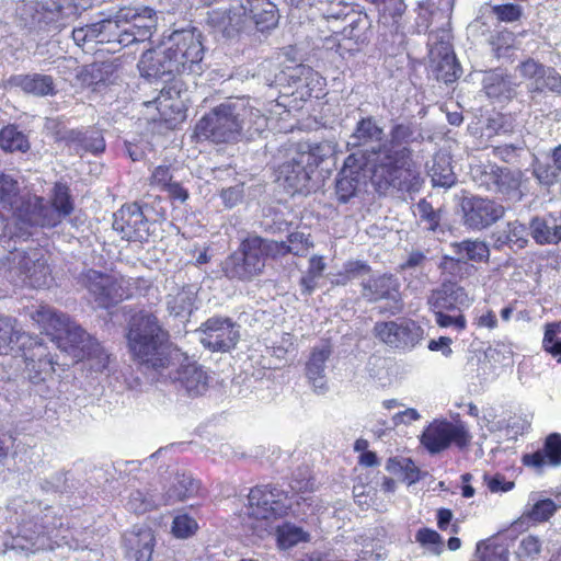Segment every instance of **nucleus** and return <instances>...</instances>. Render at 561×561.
Wrapping results in <instances>:
<instances>
[{"mask_svg":"<svg viewBox=\"0 0 561 561\" xmlns=\"http://www.w3.org/2000/svg\"><path fill=\"white\" fill-rule=\"evenodd\" d=\"M383 128L373 116L362 117L354 128L352 139L354 146L364 147L379 142L363 154L362 169L369 173V179L376 192L386 195L391 188L400 192H417L423 183L420 172L413 161V150L410 148L414 140V130L410 124L392 125L389 138L382 141Z\"/></svg>","mask_w":561,"mask_h":561,"instance_id":"1","label":"nucleus"},{"mask_svg":"<svg viewBox=\"0 0 561 561\" xmlns=\"http://www.w3.org/2000/svg\"><path fill=\"white\" fill-rule=\"evenodd\" d=\"M126 337L131 356L139 365L162 374L174 359L183 356L173 380L192 398L203 396L208 390L207 371L172 345L169 332L161 327L154 314L141 313L135 317Z\"/></svg>","mask_w":561,"mask_h":561,"instance_id":"2","label":"nucleus"},{"mask_svg":"<svg viewBox=\"0 0 561 561\" xmlns=\"http://www.w3.org/2000/svg\"><path fill=\"white\" fill-rule=\"evenodd\" d=\"M37 327L61 352L76 363H87L89 369L103 373L107 369L111 355L93 335L67 313L47 306L37 309Z\"/></svg>","mask_w":561,"mask_h":561,"instance_id":"3","label":"nucleus"},{"mask_svg":"<svg viewBox=\"0 0 561 561\" xmlns=\"http://www.w3.org/2000/svg\"><path fill=\"white\" fill-rule=\"evenodd\" d=\"M79 282L96 306L105 310L136 296L146 295L151 288V282L144 276L127 277L118 272L95 268L84 270Z\"/></svg>","mask_w":561,"mask_h":561,"instance_id":"4","label":"nucleus"},{"mask_svg":"<svg viewBox=\"0 0 561 561\" xmlns=\"http://www.w3.org/2000/svg\"><path fill=\"white\" fill-rule=\"evenodd\" d=\"M261 117L252 107L220 103L204 114L194 127V138L216 145L237 144L242 139L248 116Z\"/></svg>","mask_w":561,"mask_h":561,"instance_id":"5","label":"nucleus"},{"mask_svg":"<svg viewBox=\"0 0 561 561\" xmlns=\"http://www.w3.org/2000/svg\"><path fill=\"white\" fill-rule=\"evenodd\" d=\"M277 249H285L276 244V240L265 239L261 236H248L242 239L238 249L230 253L221 264V271L229 280L248 283L261 276L268 259L276 260Z\"/></svg>","mask_w":561,"mask_h":561,"instance_id":"6","label":"nucleus"},{"mask_svg":"<svg viewBox=\"0 0 561 561\" xmlns=\"http://www.w3.org/2000/svg\"><path fill=\"white\" fill-rule=\"evenodd\" d=\"M330 141H300L295 156L279 168V178L291 194L308 193L312 176L319 167L332 154Z\"/></svg>","mask_w":561,"mask_h":561,"instance_id":"7","label":"nucleus"},{"mask_svg":"<svg viewBox=\"0 0 561 561\" xmlns=\"http://www.w3.org/2000/svg\"><path fill=\"white\" fill-rule=\"evenodd\" d=\"M468 302L466 289L456 282L444 280L439 287L431 290L427 305L439 328H454L461 332L467 328V319L460 306Z\"/></svg>","mask_w":561,"mask_h":561,"instance_id":"8","label":"nucleus"},{"mask_svg":"<svg viewBox=\"0 0 561 561\" xmlns=\"http://www.w3.org/2000/svg\"><path fill=\"white\" fill-rule=\"evenodd\" d=\"M167 50L179 76L202 73L205 47L202 34L195 28L174 31L169 38Z\"/></svg>","mask_w":561,"mask_h":561,"instance_id":"9","label":"nucleus"},{"mask_svg":"<svg viewBox=\"0 0 561 561\" xmlns=\"http://www.w3.org/2000/svg\"><path fill=\"white\" fill-rule=\"evenodd\" d=\"M248 502L249 516L266 523L285 518L293 511L289 492L273 484L253 486L249 492Z\"/></svg>","mask_w":561,"mask_h":561,"instance_id":"10","label":"nucleus"},{"mask_svg":"<svg viewBox=\"0 0 561 561\" xmlns=\"http://www.w3.org/2000/svg\"><path fill=\"white\" fill-rule=\"evenodd\" d=\"M471 435L461 424H454L447 420H434L423 430L420 436L421 445L431 454L436 455L451 445L459 449L467 448Z\"/></svg>","mask_w":561,"mask_h":561,"instance_id":"11","label":"nucleus"},{"mask_svg":"<svg viewBox=\"0 0 561 561\" xmlns=\"http://www.w3.org/2000/svg\"><path fill=\"white\" fill-rule=\"evenodd\" d=\"M362 297L370 304L387 301L388 307L381 309L380 312H389L392 316L403 310V301L400 291V282L391 273H383L370 276L362 282Z\"/></svg>","mask_w":561,"mask_h":561,"instance_id":"12","label":"nucleus"},{"mask_svg":"<svg viewBox=\"0 0 561 561\" xmlns=\"http://www.w3.org/2000/svg\"><path fill=\"white\" fill-rule=\"evenodd\" d=\"M201 343L211 352H229L240 340L239 325L229 317L215 316L199 328Z\"/></svg>","mask_w":561,"mask_h":561,"instance_id":"13","label":"nucleus"},{"mask_svg":"<svg viewBox=\"0 0 561 561\" xmlns=\"http://www.w3.org/2000/svg\"><path fill=\"white\" fill-rule=\"evenodd\" d=\"M148 220L139 203H126L114 215L113 228L122 238L134 242H148L151 232Z\"/></svg>","mask_w":561,"mask_h":561,"instance_id":"14","label":"nucleus"},{"mask_svg":"<svg viewBox=\"0 0 561 561\" xmlns=\"http://www.w3.org/2000/svg\"><path fill=\"white\" fill-rule=\"evenodd\" d=\"M461 207L463 222L472 230L485 229L500 220L505 214V208L501 204L479 196L465 198Z\"/></svg>","mask_w":561,"mask_h":561,"instance_id":"15","label":"nucleus"},{"mask_svg":"<svg viewBox=\"0 0 561 561\" xmlns=\"http://www.w3.org/2000/svg\"><path fill=\"white\" fill-rule=\"evenodd\" d=\"M374 335L393 348H411L420 340L421 328L412 320L378 321L374 325Z\"/></svg>","mask_w":561,"mask_h":561,"instance_id":"16","label":"nucleus"},{"mask_svg":"<svg viewBox=\"0 0 561 561\" xmlns=\"http://www.w3.org/2000/svg\"><path fill=\"white\" fill-rule=\"evenodd\" d=\"M184 88L182 80H172L161 89L153 101L161 122L176 125L186 118V106L182 100Z\"/></svg>","mask_w":561,"mask_h":561,"instance_id":"17","label":"nucleus"},{"mask_svg":"<svg viewBox=\"0 0 561 561\" xmlns=\"http://www.w3.org/2000/svg\"><path fill=\"white\" fill-rule=\"evenodd\" d=\"M44 198L37 196V226L54 228L61 222V219L72 214L75 205L67 184L56 182L50 196V204L56 215L46 217L42 213Z\"/></svg>","mask_w":561,"mask_h":561,"instance_id":"18","label":"nucleus"},{"mask_svg":"<svg viewBox=\"0 0 561 561\" xmlns=\"http://www.w3.org/2000/svg\"><path fill=\"white\" fill-rule=\"evenodd\" d=\"M168 55L167 48L145 51L138 64L141 76L148 79H162L165 83L178 80L179 73L175 72L174 65Z\"/></svg>","mask_w":561,"mask_h":561,"instance_id":"19","label":"nucleus"},{"mask_svg":"<svg viewBox=\"0 0 561 561\" xmlns=\"http://www.w3.org/2000/svg\"><path fill=\"white\" fill-rule=\"evenodd\" d=\"M242 14L259 32L273 30L279 21V12L271 0H241Z\"/></svg>","mask_w":561,"mask_h":561,"instance_id":"20","label":"nucleus"},{"mask_svg":"<svg viewBox=\"0 0 561 561\" xmlns=\"http://www.w3.org/2000/svg\"><path fill=\"white\" fill-rule=\"evenodd\" d=\"M523 466L541 470L545 466L557 468L561 466V434L551 433L546 436L542 448L527 453L520 459Z\"/></svg>","mask_w":561,"mask_h":561,"instance_id":"21","label":"nucleus"},{"mask_svg":"<svg viewBox=\"0 0 561 561\" xmlns=\"http://www.w3.org/2000/svg\"><path fill=\"white\" fill-rule=\"evenodd\" d=\"M208 25L225 37H234L247 27L241 4L238 8L213 9L207 13Z\"/></svg>","mask_w":561,"mask_h":561,"instance_id":"22","label":"nucleus"},{"mask_svg":"<svg viewBox=\"0 0 561 561\" xmlns=\"http://www.w3.org/2000/svg\"><path fill=\"white\" fill-rule=\"evenodd\" d=\"M118 19L123 20L125 25L135 30L140 41H149L157 27V16L153 9L142 8H121Z\"/></svg>","mask_w":561,"mask_h":561,"instance_id":"23","label":"nucleus"},{"mask_svg":"<svg viewBox=\"0 0 561 561\" xmlns=\"http://www.w3.org/2000/svg\"><path fill=\"white\" fill-rule=\"evenodd\" d=\"M61 140L78 154L85 152L99 154L105 150V140L98 130L89 134L88 131L71 129L62 136Z\"/></svg>","mask_w":561,"mask_h":561,"instance_id":"24","label":"nucleus"},{"mask_svg":"<svg viewBox=\"0 0 561 561\" xmlns=\"http://www.w3.org/2000/svg\"><path fill=\"white\" fill-rule=\"evenodd\" d=\"M527 227L518 220L508 221L505 228L492 234L493 248L497 251L504 247L524 249L528 244Z\"/></svg>","mask_w":561,"mask_h":561,"instance_id":"25","label":"nucleus"},{"mask_svg":"<svg viewBox=\"0 0 561 561\" xmlns=\"http://www.w3.org/2000/svg\"><path fill=\"white\" fill-rule=\"evenodd\" d=\"M92 7V0H46L43 9L50 13V20H76Z\"/></svg>","mask_w":561,"mask_h":561,"instance_id":"26","label":"nucleus"},{"mask_svg":"<svg viewBox=\"0 0 561 561\" xmlns=\"http://www.w3.org/2000/svg\"><path fill=\"white\" fill-rule=\"evenodd\" d=\"M69 528L64 526L61 517L44 520L42 530L37 531V550H53L61 543H68Z\"/></svg>","mask_w":561,"mask_h":561,"instance_id":"27","label":"nucleus"},{"mask_svg":"<svg viewBox=\"0 0 561 561\" xmlns=\"http://www.w3.org/2000/svg\"><path fill=\"white\" fill-rule=\"evenodd\" d=\"M454 253L465 261L473 263L490 262V248L488 243L480 239H465L450 244Z\"/></svg>","mask_w":561,"mask_h":561,"instance_id":"28","label":"nucleus"},{"mask_svg":"<svg viewBox=\"0 0 561 561\" xmlns=\"http://www.w3.org/2000/svg\"><path fill=\"white\" fill-rule=\"evenodd\" d=\"M530 236L539 245L558 244L561 242V225L554 220L536 216L529 221Z\"/></svg>","mask_w":561,"mask_h":561,"instance_id":"29","label":"nucleus"},{"mask_svg":"<svg viewBox=\"0 0 561 561\" xmlns=\"http://www.w3.org/2000/svg\"><path fill=\"white\" fill-rule=\"evenodd\" d=\"M199 490V482L184 473L176 474L164 492V505L182 502L193 497Z\"/></svg>","mask_w":561,"mask_h":561,"instance_id":"30","label":"nucleus"},{"mask_svg":"<svg viewBox=\"0 0 561 561\" xmlns=\"http://www.w3.org/2000/svg\"><path fill=\"white\" fill-rule=\"evenodd\" d=\"M428 174L432 179L433 186L449 188L456 181V174L453 170L451 158L446 153H435L433 164Z\"/></svg>","mask_w":561,"mask_h":561,"instance_id":"31","label":"nucleus"},{"mask_svg":"<svg viewBox=\"0 0 561 561\" xmlns=\"http://www.w3.org/2000/svg\"><path fill=\"white\" fill-rule=\"evenodd\" d=\"M496 180L492 192L501 194L506 198L520 195L522 172L497 165Z\"/></svg>","mask_w":561,"mask_h":561,"instance_id":"32","label":"nucleus"},{"mask_svg":"<svg viewBox=\"0 0 561 561\" xmlns=\"http://www.w3.org/2000/svg\"><path fill=\"white\" fill-rule=\"evenodd\" d=\"M276 546L280 550H288L298 543L310 541V534L302 527L285 522L275 528Z\"/></svg>","mask_w":561,"mask_h":561,"instance_id":"33","label":"nucleus"},{"mask_svg":"<svg viewBox=\"0 0 561 561\" xmlns=\"http://www.w3.org/2000/svg\"><path fill=\"white\" fill-rule=\"evenodd\" d=\"M154 542L156 539L150 529L139 530L135 538L129 540V561H151Z\"/></svg>","mask_w":561,"mask_h":561,"instance_id":"34","label":"nucleus"},{"mask_svg":"<svg viewBox=\"0 0 561 561\" xmlns=\"http://www.w3.org/2000/svg\"><path fill=\"white\" fill-rule=\"evenodd\" d=\"M331 354L329 347L313 348L306 365V374L314 387L323 388L325 362Z\"/></svg>","mask_w":561,"mask_h":561,"instance_id":"35","label":"nucleus"},{"mask_svg":"<svg viewBox=\"0 0 561 561\" xmlns=\"http://www.w3.org/2000/svg\"><path fill=\"white\" fill-rule=\"evenodd\" d=\"M276 244H282L285 249H277L279 253H276L277 259L284 257L288 254L296 256H306L309 250L313 247V242L309 236L304 232L295 231L287 236V241H276Z\"/></svg>","mask_w":561,"mask_h":561,"instance_id":"36","label":"nucleus"},{"mask_svg":"<svg viewBox=\"0 0 561 561\" xmlns=\"http://www.w3.org/2000/svg\"><path fill=\"white\" fill-rule=\"evenodd\" d=\"M386 469L391 473H401L408 485L414 484L422 478L421 470L411 458L390 457L387 460Z\"/></svg>","mask_w":561,"mask_h":561,"instance_id":"37","label":"nucleus"},{"mask_svg":"<svg viewBox=\"0 0 561 561\" xmlns=\"http://www.w3.org/2000/svg\"><path fill=\"white\" fill-rule=\"evenodd\" d=\"M442 274L450 277L449 280L456 282V284L463 278L470 276L473 271V266L460 256L444 255L438 265Z\"/></svg>","mask_w":561,"mask_h":561,"instance_id":"38","label":"nucleus"},{"mask_svg":"<svg viewBox=\"0 0 561 561\" xmlns=\"http://www.w3.org/2000/svg\"><path fill=\"white\" fill-rule=\"evenodd\" d=\"M0 148L7 152H25L31 148L26 136L13 125L0 130Z\"/></svg>","mask_w":561,"mask_h":561,"instance_id":"39","label":"nucleus"},{"mask_svg":"<svg viewBox=\"0 0 561 561\" xmlns=\"http://www.w3.org/2000/svg\"><path fill=\"white\" fill-rule=\"evenodd\" d=\"M12 204V207L5 209L13 214L18 225H20V229L27 230L28 228H33L35 224V206L32 204L31 199H26L18 193Z\"/></svg>","mask_w":561,"mask_h":561,"instance_id":"40","label":"nucleus"},{"mask_svg":"<svg viewBox=\"0 0 561 561\" xmlns=\"http://www.w3.org/2000/svg\"><path fill=\"white\" fill-rule=\"evenodd\" d=\"M542 350L561 364V321L545 324Z\"/></svg>","mask_w":561,"mask_h":561,"instance_id":"41","label":"nucleus"},{"mask_svg":"<svg viewBox=\"0 0 561 561\" xmlns=\"http://www.w3.org/2000/svg\"><path fill=\"white\" fill-rule=\"evenodd\" d=\"M122 19H118V11L114 16H110L96 22V43L98 44H110L114 47Z\"/></svg>","mask_w":561,"mask_h":561,"instance_id":"42","label":"nucleus"},{"mask_svg":"<svg viewBox=\"0 0 561 561\" xmlns=\"http://www.w3.org/2000/svg\"><path fill=\"white\" fill-rule=\"evenodd\" d=\"M198 528V523L193 516L187 513H181L173 517L171 534L176 539H187L193 537Z\"/></svg>","mask_w":561,"mask_h":561,"instance_id":"43","label":"nucleus"},{"mask_svg":"<svg viewBox=\"0 0 561 561\" xmlns=\"http://www.w3.org/2000/svg\"><path fill=\"white\" fill-rule=\"evenodd\" d=\"M323 78L317 72L308 71L304 80H300V84L297 85L295 93L299 95L301 100H308L311 98L319 99L322 94Z\"/></svg>","mask_w":561,"mask_h":561,"instance_id":"44","label":"nucleus"},{"mask_svg":"<svg viewBox=\"0 0 561 561\" xmlns=\"http://www.w3.org/2000/svg\"><path fill=\"white\" fill-rule=\"evenodd\" d=\"M547 68L548 66H545L540 61L528 57L520 61L516 69L520 78L530 82L529 88H536V84L540 82L542 76H545Z\"/></svg>","mask_w":561,"mask_h":561,"instance_id":"45","label":"nucleus"},{"mask_svg":"<svg viewBox=\"0 0 561 561\" xmlns=\"http://www.w3.org/2000/svg\"><path fill=\"white\" fill-rule=\"evenodd\" d=\"M23 333L14 330L13 320L5 316H0V353H7L13 345H18Z\"/></svg>","mask_w":561,"mask_h":561,"instance_id":"46","label":"nucleus"},{"mask_svg":"<svg viewBox=\"0 0 561 561\" xmlns=\"http://www.w3.org/2000/svg\"><path fill=\"white\" fill-rule=\"evenodd\" d=\"M529 91L533 93L550 92L556 95H561V75L556 68L548 67L540 82L536 84V88H529Z\"/></svg>","mask_w":561,"mask_h":561,"instance_id":"47","label":"nucleus"},{"mask_svg":"<svg viewBox=\"0 0 561 561\" xmlns=\"http://www.w3.org/2000/svg\"><path fill=\"white\" fill-rule=\"evenodd\" d=\"M358 180L356 176L345 174V171L339 173L335 181V194L340 203H347L357 191Z\"/></svg>","mask_w":561,"mask_h":561,"instance_id":"48","label":"nucleus"},{"mask_svg":"<svg viewBox=\"0 0 561 561\" xmlns=\"http://www.w3.org/2000/svg\"><path fill=\"white\" fill-rule=\"evenodd\" d=\"M371 267L368 263L359 260H351L344 264L343 271L337 274L336 284L346 285L359 275L369 274Z\"/></svg>","mask_w":561,"mask_h":561,"instance_id":"49","label":"nucleus"},{"mask_svg":"<svg viewBox=\"0 0 561 561\" xmlns=\"http://www.w3.org/2000/svg\"><path fill=\"white\" fill-rule=\"evenodd\" d=\"M18 193H20L18 181L0 172V206L3 209L12 207Z\"/></svg>","mask_w":561,"mask_h":561,"instance_id":"50","label":"nucleus"},{"mask_svg":"<svg viewBox=\"0 0 561 561\" xmlns=\"http://www.w3.org/2000/svg\"><path fill=\"white\" fill-rule=\"evenodd\" d=\"M496 171V164H480L471 169V174L479 186L484 187L486 191H493Z\"/></svg>","mask_w":561,"mask_h":561,"instance_id":"51","label":"nucleus"},{"mask_svg":"<svg viewBox=\"0 0 561 561\" xmlns=\"http://www.w3.org/2000/svg\"><path fill=\"white\" fill-rule=\"evenodd\" d=\"M492 13L499 22L514 23L522 19L523 9L516 3H503L492 7Z\"/></svg>","mask_w":561,"mask_h":561,"instance_id":"52","label":"nucleus"},{"mask_svg":"<svg viewBox=\"0 0 561 561\" xmlns=\"http://www.w3.org/2000/svg\"><path fill=\"white\" fill-rule=\"evenodd\" d=\"M417 210L420 214V218L422 221H425L427 224V229L430 231L435 232L440 224V213L439 210H435L432 206V204L426 201L425 198H422L419 201Z\"/></svg>","mask_w":561,"mask_h":561,"instance_id":"53","label":"nucleus"},{"mask_svg":"<svg viewBox=\"0 0 561 561\" xmlns=\"http://www.w3.org/2000/svg\"><path fill=\"white\" fill-rule=\"evenodd\" d=\"M557 506L551 499L540 500L534 504L527 516L530 520L542 523L548 520L556 512Z\"/></svg>","mask_w":561,"mask_h":561,"instance_id":"54","label":"nucleus"},{"mask_svg":"<svg viewBox=\"0 0 561 561\" xmlns=\"http://www.w3.org/2000/svg\"><path fill=\"white\" fill-rule=\"evenodd\" d=\"M128 506L135 514H144L158 507L153 499L148 497L139 490L130 494L128 499Z\"/></svg>","mask_w":561,"mask_h":561,"instance_id":"55","label":"nucleus"},{"mask_svg":"<svg viewBox=\"0 0 561 561\" xmlns=\"http://www.w3.org/2000/svg\"><path fill=\"white\" fill-rule=\"evenodd\" d=\"M141 41L137 33H135V30L122 23L114 47L107 48V51L114 54L118 51L121 48L128 47L129 45Z\"/></svg>","mask_w":561,"mask_h":561,"instance_id":"56","label":"nucleus"},{"mask_svg":"<svg viewBox=\"0 0 561 561\" xmlns=\"http://www.w3.org/2000/svg\"><path fill=\"white\" fill-rule=\"evenodd\" d=\"M25 527H23L19 535L14 538L13 545L11 548L12 552H15L16 554H25L30 556L34 552L35 541L32 537L27 536Z\"/></svg>","mask_w":561,"mask_h":561,"instance_id":"57","label":"nucleus"},{"mask_svg":"<svg viewBox=\"0 0 561 561\" xmlns=\"http://www.w3.org/2000/svg\"><path fill=\"white\" fill-rule=\"evenodd\" d=\"M72 38L79 47H84L91 42L96 43V22L73 28Z\"/></svg>","mask_w":561,"mask_h":561,"instance_id":"58","label":"nucleus"},{"mask_svg":"<svg viewBox=\"0 0 561 561\" xmlns=\"http://www.w3.org/2000/svg\"><path fill=\"white\" fill-rule=\"evenodd\" d=\"M172 178L171 168L169 165H158L149 176V185L163 191L172 182Z\"/></svg>","mask_w":561,"mask_h":561,"instance_id":"59","label":"nucleus"},{"mask_svg":"<svg viewBox=\"0 0 561 561\" xmlns=\"http://www.w3.org/2000/svg\"><path fill=\"white\" fill-rule=\"evenodd\" d=\"M484 480L486 482L488 489L492 493L508 492L515 486V483L513 481L506 480L505 476L502 473H495L493 476L485 474Z\"/></svg>","mask_w":561,"mask_h":561,"instance_id":"60","label":"nucleus"},{"mask_svg":"<svg viewBox=\"0 0 561 561\" xmlns=\"http://www.w3.org/2000/svg\"><path fill=\"white\" fill-rule=\"evenodd\" d=\"M415 539L422 546H430V545L439 546V545H442L440 535L436 530L427 528V527L420 528L416 531Z\"/></svg>","mask_w":561,"mask_h":561,"instance_id":"61","label":"nucleus"},{"mask_svg":"<svg viewBox=\"0 0 561 561\" xmlns=\"http://www.w3.org/2000/svg\"><path fill=\"white\" fill-rule=\"evenodd\" d=\"M172 202L185 203L188 199V191L180 182H171L164 190Z\"/></svg>","mask_w":561,"mask_h":561,"instance_id":"62","label":"nucleus"},{"mask_svg":"<svg viewBox=\"0 0 561 561\" xmlns=\"http://www.w3.org/2000/svg\"><path fill=\"white\" fill-rule=\"evenodd\" d=\"M520 550L527 557L537 556L541 551V541L536 536H526L520 541Z\"/></svg>","mask_w":561,"mask_h":561,"instance_id":"63","label":"nucleus"},{"mask_svg":"<svg viewBox=\"0 0 561 561\" xmlns=\"http://www.w3.org/2000/svg\"><path fill=\"white\" fill-rule=\"evenodd\" d=\"M552 173L551 179L547 180V184L561 182V145L557 146L551 153Z\"/></svg>","mask_w":561,"mask_h":561,"instance_id":"64","label":"nucleus"}]
</instances>
